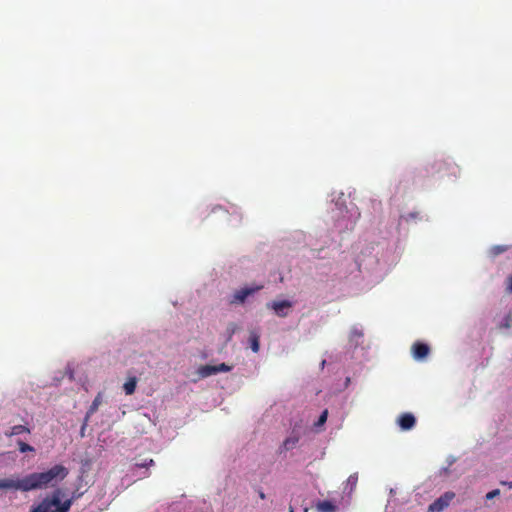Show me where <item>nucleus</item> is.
<instances>
[{
	"instance_id": "f257e3e1",
	"label": "nucleus",
	"mask_w": 512,
	"mask_h": 512,
	"mask_svg": "<svg viewBox=\"0 0 512 512\" xmlns=\"http://www.w3.org/2000/svg\"><path fill=\"white\" fill-rule=\"evenodd\" d=\"M69 474V469L62 464H55L48 470L33 472L28 475L29 490H45L54 488Z\"/></svg>"
},
{
	"instance_id": "f03ea898",
	"label": "nucleus",
	"mask_w": 512,
	"mask_h": 512,
	"mask_svg": "<svg viewBox=\"0 0 512 512\" xmlns=\"http://www.w3.org/2000/svg\"><path fill=\"white\" fill-rule=\"evenodd\" d=\"M61 490L56 489L51 496L45 497L31 512H68L73 503L72 499L61 502Z\"/></svg>"
},
{
	"instance_id": "7ed1b4c3",
	"label": "nucleus",
	"mask_w": 512,
	"mask_h": 512,
	"mask_svg": "<svg viewBox=\"0 0 512 512\" xmlns=\"http://www.w3.org/2000/svg\"><path fill=\"white\" fill-rule=\"evenodd\" d=\"M1 489H14L21 492H29L28 475L19 479H1Z\"/></svg>"
},
{
	"instance_id": "20e7f679",
	"label": "nucleus",
	"mask_w": 512,
	"mask_h": 512,
	"mask_svg": "<svg viewBox=\"0 0 512 512\" xmlns=\"http://www.w3.org/2000/svg\"><path fill=\"white\" fill-rule=\"evenodd\" d=\"M455 497V494L453 492H446L442 496H440L438 499H436L433 503L429 506L430 512H441L446 507L449 506L450 502Z\"/></svg>"
},
{
	"instance_id": "39448f33",
	"label": "nucleus",
	"mask_w": 512,
	"mask_h": 512,
	"mask_svg": "<svg viewBox=\"0 0 512 512\" xmlns=\"http://www.w3.org/2000/svg\"><path fill=\"white\" fill-rule=\"evenodd\" d=\"M263 286H255V287H245L237 290L234 294L232 299L230 300L231 304H239L244 303L247 297L253 295L255 292L262 289Z\"/></svg>"
},
{
	"instance_id": "423d86ee",
	"label": "nucleus",
	"mask_w": 512,
	"mask_h": 512,
	"mask_svg": "<svg viewBox=\"0 0 512 512\" xmlns=\"http://www.w3.org/2000/svg\"><path fill=\"white\" fill-rule=\"evenodd\" d=\"M268 308H271L275 314L279 317H286L288 310L292 307V302L288 300L273 301L267 304Z\"/></svg>"
},
{
	"instance_id": "0eeeda50",
	"label": "nucleus",
	"mask_w": 512,
	"mask_h": 512,
	"mask_svg": "<svg viewBox=\"0 0 512 512\" xmlns=\"http://www.w3.org/2000/svg\"><path fill=\"white\" fill-rule=\"evenodd\" d=\"M398 424L402 430H410L416 424V419L411 413H403L398 418Z\"/></svg>"
},
{
	"instance_id": "6e6552de",
	"label": "nucleus",
	"mask_w": 512,
	"mask_h": 512,
	"mask_svg": "<svg viewBox=\"0 0 512 512\" xmlns=\"http://www.w3.org/2000/svg\"><path fill=\"white\" fill-rule=\"evenodd\" d=\"M412 350L414 358L418 360L424 359L430 351L429 346L422 342L414 343Z\"/></svg>"
},
{
	"instance_id": "1a4fd4ad",
	"label": "nucleus",
	"mask_w": 512,
	"mask_h": 512,
	"mask_svg": "<svg viewBox=\"0 0 512 512\" xmlns=\"http://www.w3.org/2000/svg\"><path fill=\"white\" fill-rule=\"evenodd\" d=\"M102 393L99 392L94 398L92 404L90 405L88 411L86 412V421H89L90 417L98 410L99 406L102 404Z\"/></svg>"
},
{
	"instance_id": "9d476101",
	"label": "nucleus",
	"mask_w": 512,
	"mask_h": 512,
	"mask_svg": "<svg viewBox=\"0 0 512 512\" xmlns=\"http://www.w3.org/2000/svg\"><path fill=\"white\" fill-rule=\"evenodd\" d=\"M316 510L318 512H336L337 506L329 500L319 501L316 504Z\"/></svg>"
},
{
	"instance_id": "9b49d317",
	"label": "nucleus",
	"mask_w": 512,
	"mask_h": 512,
	"mask_svg": "<svg viewBox=\"0 0 512 512\" xmlns=\"http://www.w3.org/2000/svg\"><path fill=\"white\" fill-rule=\"evenodd\" d=\"M30 432H31L30 429L25 425H15V426L11 427V429L9 431H6L5 435L7 437H12V436L20 435L23 433L29 434Z\"/></svg>"
},
{
	"instance_id": "f8f14e48",
	"label": "nucleus",
	"mask_w": 512,
	"mask_h": 512,
	"mask_svg": "<svg viewBox=\"0 0 512 512\" xmlns=\"http://www.w3.org/2000/svg\"><path fill=\"white\" fill-rule=\"evenodd\" d=\"M260 336L256 331H251L249 336L250 347L253 352L257 353L260 349Z\"/></svg>"
},
{
	"instance_id": "ddd939ff",
	"label": "nucleus",
	"mask_w": 512,
	"mask_h": 512,
	"mask_svg": "<svg viewBox=\"0 0 512 512\" xmlns=\"http://www.w3.org/2000/svg\"><path fill=\"white\" fill-rule=\"evenodd\" d=\"M137 385V379L136 377L129 378L123 385V389L126 393V395H132L135 392Z\"/></svg>"
},
{
	"instance_id": "4468645a",
	"label": "nucleus",
	"mask_w": 512,
	"mask_h": 512,
	"mask_svg": "<svg viewBox=\"0 0 512 512\" xmlns=\"http://www.w3.org/2000/svg\"><path fill=\"white\" fill-rule=\"evenodd\" d=\"M199 374L201 377H209L211 375L217 374L216 373V366L215 365H204L199 368Z\"/></svg>"
},
{
	"instance_id": "2eb2a0df",
	"label": "nucleus",
	"mask_w": 512,
	"mask_h": 512,
	"mask_svg": "<svg viewBox=\"0 0 512 512\" xmlns=\"http://www.w3.org/2000/svg\"><path fill=\"white\" fill-rule=\"evenodd\" d=\"M298 441H299V439L296 436L288 437L283 442V448L285 450L293 449L296 446V444L298 443Z\"/></svg>"
},
{
	"instance_id": "dca6fc26",
	"label": "nucleus",
	"mask_w": 512,
	"mask_h": 512,
	"mask_svg": "<svg viewBox=\"0 0 512 512\" xmlns=\"http://www.w3.org/2000/svg\"><path fill=\"white\" fill-rule=\"evenodd\" d=\"M17 445H18V448H19V451L21 453H26V452H34L35 449L34 447H32L31 445L19 440L17 441Z\"/></svg>"
},
{
	"instance_id": "f3484780",
	"label": "nucleus",
	"mask_w": 512,
	"mask_h": 512,
	"mask_svg": "<svg viewBox=\"0 0 512 512\" xmlns=\"http://www.w3.org/2000/svg\"><path fill=\"white\" fill-rule=\"evenodd\" d=\"M327 417H328V411H327V410H324V411L321 413V415H320V417H319L318 421L315 423V425H316V426H322V425L326 422Z\"/></svg>"
},
{
	"instance_id": "a211bd4d",
	"label": "nucleus",
	"mask_w": 512,
	"mask_h": 512,
	"mask_svg": "<svg viewBox=\"0 0 512 512\" xmlns=\"http://www.w3.org/2000/svg\"><path fill=\"white\" fill-rule=\"evenodd\" d=\"M155 464L153 459L145 460L142 463H136L135 466L138 468H148L150 466H153Z\"/></svg>"
},
{
	"instance_id": "6ab92c4d",
	"label": "nucleus",
	"mask_w": 512,
	"mask_h": 512,
	"mask_svg": "<svg viewBox=\"0 0 512 512\" xmlns=\"http://www.w3.org/2000/svg\"><path fill=\"white\" fill-rule=\"evenodd\" d=\"M216 366V373H219V372H228L231 370V367L228 366L227 364L225 363H221L219 365H215Z\"/></svg>"
},
{
	"instance_id": "aec40b11",
	"label": "nucleus",
	"mask_w": 512,
	"mask_h": 512,
	"mask_svg": "<svg viewBox=\"0 0 512 512\" xmlns=\"http://www.w3.org/2000/svg\"><path fill=\"white\" fill-rule=\"evenodd\" d=\"M506 251V247L505 246H495L492 248V252L494 255H498L500 253H503Z\"/></svg>"
},
{
	"instance_id": "412c9836",
	"label": "nucleus",
	"mask_w": 512,
	"mask_h": 512,
	"mask_svg": "<svg viewBox=\"0 0 512 512\" xmlns=\"http://www.w3.org/2000/svg\"><path fill=\"white\" fill-rule=\"evenodd\" d=\"M499 494H500V491L498 489H495V490H492V491L488 492L486 494V498L490 500V499H493L494 497H496Z\"/></svg>"
},
{
	"instance_id": "4be33fe9",
	"label": "nucleus",
	"mask_w": 512,
	"mask_h": 512,
	"mask_svg": "<svg viewBox=\"0 0 512 512\" xmlns=\"http://www.w3.org/2000/svg\"><path fill=\"white\" fill-rule=\"evenodd\" d=\"M507 291L512 293V274L507 279Z\"/></svg>"
},
{
	"instance_id": "5701e85b",
	"label": "nucleus",
	"mask_w": 512,
	"mask_h": 512,
	"mask_svg": "<svg viewBox=\"0 0 512 512\" xmlns=\"http://www.w3.org/2000/svg\"><path fill=\"white\" fill-rule=\"evenodd\" d=\"M87 424H88V421H86V418H85L84 422H83V425L81 427V430H80V434H81L82 437L85 435V429H86Z\"/></svg>"
},
{
	"instance_id": "b1692460",
	"label": "nucleus",
	"mask_w": 512,
	"mask_h": 512,
	"mask_svg": "<svg viewBox=\"0 0 512 512\" xmlns=\"http://www.w3.org/2000/svg\"><path fill=\"white\" fill-rule=\"evenodd\" d=\"M409 218H416L417 217V214L416 213H410L408 215Z\"/></svg>"
},
{
	"instance_id": "393cba45",
	"label": "nucleus",
	"mask_w": 512,
	"mask_h": 512,
	"mask_svg": "<svg viewBox=\"0 0 512 512\" xmlns=\"http://www.w3.org/2000/svg\"><path fill=\"white\" fill-rule=\"evenodd\" d=\"M259 496H260V498H261V499H264V498H265V494H264L263 492H260V493H259Z\"/></svg>"
},
{
	"instance_id": "a878e982",
	"label": "nucleus",
	"mask_w": 512,
	"mask_h": 512,
	"mask_svg": "<svg viewBox=\"0 0 512 512\" xmlns=\"http://www.w3.org/2000/svg\"><path fill=\"white\" fill-rule=\"evenodd\" d=\"M503 484L508 485L510 488H512V482H509V483L504 482Z\"/></svg>"
},
{
	"instance_id": "bb28decb",
	"label": "nucleus",
	"mask_w": 512,
	"mask_h": 512,
	"mask_svg": "<svg viewBox=\"0 0 512 512\" xmlns=\"http://www.w3.org/2000/svg\"><path fill=\"white\" fill-rule=\"evenodd\" d=\"M326 361L323 360L322 363H321V366L323 367L325 365Z\"/></svg>"
}]
</instances>
